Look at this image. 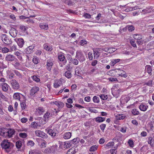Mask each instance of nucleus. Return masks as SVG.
I'll return each instance as SVG.
<instances>
[{
    "mask_svg": "<svg viewBox=\"0 0 154 154\" xmlns=\"http://www.w3.org/2000/svg\"><path fill=\"white\" fill-rule=\"evenodd\" d=\"M126 28H128V30L130 32H132L134 30L135 28L133 25H127Z\"/></svg>",
    "mask_w": 154,
    "mask_h": 154,
    "instance_id": "39",
    "label": "nucleus"
},
{
    "mask_svg": "<svg viewBox=\"0 0 154 154\" xmlns=\"http://www.w3.org/2000/svg\"><path fill=\"white\" fill-rule=\"evenodd\" d=\"M57 146L56 145H53L49 147L51 153H55V151L57 150Z\"/></svg>",
    "mask_w": 154,
    "mask_h": 154,
    "instance_id": "25",
    "label": "nucleus"
},
{
    "mask_svg": "<svg viewBox=\"0 0 154 154\" xmlns=\"http://www.w3.org/2000/svg\"><path fill=\"white\" fill-rule=\"evenodd\" d=\"M5 60L7 61L10 62L16 61L17 60V59L15 56L11 54L7 55L5 57Z\"/></svg>",
    "mask_w": 154,
    "mask_h": 154,
    "instance_id": "8",
    "label": "nucleus"
},
{
    "mask_svg": "<svg viewBox=\"0 0 154 154\" xmlns=\"http://www.w3.org/2000/svg\"><path fill=\"white\" fill-rule=\"evenodd\" d=\"M6 130L7 128H0V135L3 137H6Z\"/></svg>",
    "mask_w": 154,
    "mask_h": 154,
    "instance_id": "17",
    "label": "nucleus"
},
{
    "mask_svg": "<svg viewBox=\"0 0 154 154\" xmlns=\"http://www.w3.org/2000/svg\"><path fill=\"white\" fill-rule=\"evenodd\" d=\"M133 38L137 41L142 39V36L140 34H134L133 36Z\"/></svg>",
    "mask_w": 154,
    "mask_h": 154,
    "instance_id": "30",
    "label": "nucleus"
},
{
    "mask_svg": "<svg viewBox=\"0 0 154 154\" xmlns=\"http://www.w3.org/2000/svg\"><path fill=\"white\" fill-rule=\"evenodd\" d=\"M151 10L150 8H146L142 10V12L143 14H148L151 12Z\"/></svg>",
    "mask_w": 154,
    "mask_h": 154,
    "instance_id": "29",
    "label": "nucleus"
},
{
    "mask_svg": "<svg viewBox=\"0 0 154 154\" xmlns=\"http://www.w3.org/2000/svg\"><path fill=\"white\" fill-rule=\"evenodd\" d=\"M117 119L121 120L125 119V116L122 114H118L116 116Z\"/></svg>",
    "mask_w": 154,
    "mask_h": 154,
    "instance_id": "35",
    "label": "nucleus"
},
{
    "mask_svg": "<svg viewBox=\"0 0 154 154\" xmlns=\"http://www.w3.org/2000/svg\"><path fill=\"white\" fill-rule=\"evenodd\" d=\"M35 47V44H33L30 46L25 49V52L26 54H30L32 53L34 51V49Z\"/></svg>",
    "mask_w": 154,
    "mask_h": 154,
    "instance_id": "5",
    "label": "nucleus"
},
{
    "mask_svg": "<svg viewBox=\"0 0 154 154\" xmlns=\"http://www.w3.org/2000/svg\"><path fill=\"white\" fill-rule=\"evenodd\" d=\"M80 141V139L79 138L77 137L73 139L72 140V141L73 142V143H74L75 144H76L77 143H78Z\"/></svg>",
    "mask_w": 154,
    "mask_h": 154,
    "instance_id": "50",
    "label": "nucleus"
},
{
    "mask_svg": "<svg viewBox=\"0 0 154 154\" xmlns=\"http://www.w3.org/2000/svg\"><path fill=\"white\" fill-rule=\"evenodd\" d=\"M2 149L7 153L11 151L13 147L14 146L13 144L9 142L8 140H5L2 141L1 144Z\"/></svg>",
    "mask_w": 154,
    "mask_h": 154,
    "instance_id": "1",
    "label": "nucleus"
},
{
    "mask_svg": "<svg viewBox=\"0 0 154 154\" xmlns=\"http://www.w3.org/2000/svg\"><path fill=\"white\" fill-rule=\"evenodd\" d=\"M148 143L150 144L152 147L154 146V136L153 137H149L148 138Z\"/></svg>",
    "mask_w": 154,
    "mask_h": 154,
    "instance_id": "20",
    "label": "nucleus"
},
{
    "mask_svg": "<svg viewBox=\"0 0 154 154\" xmlns=\"http://www.w3.org/2000/svg\"><path fill=\"white\" fill-rule=\"evenodd\" d=\"M21 142L20 140H18L16 142V146L17 149H19L21 146Z\"/></svg>",
    "mask_w": 154,
    "mask_h": 154,
    "instance_id": "42",
    "label": "nucleus"
},
{
    "mask_svg": "<svg viewBox=\"0 0 154 154\" xmlns=\"http://www.w3.org/2000/svg\"><path fill=\"white\" fill-rule=\"evenodd\" d=\"M37 110L39 114H42L45 112L43 107H39L37 109Z\"/></svg>",
    "mask_w": 154,
    "mask_h": 154,
    "instance_id": "37",
    "label": "nucleus"
},
{
    "mask_svg": "<svg viewBox=\"0 0 154 154\" xmlns=\"http://www.w3.org/2000/svg\"><path fill=\"white\" fill-rule=\"evenodd\" d=\"M46 142L45 141L42 142L40 145V146L41 148H44L46 147Z\"/></svg>",
    "mask_w": 154,
    "mask_h": 154,
    "instance_id": "64",
    "label": "nucleus"
},
{
    "mask_svg": "<svg viewBox=\"0 0 154 154\" xmlns=\"http://www.w3.org/2000/svg\"><path fill=\"white\" fill-rule=\"evenodd\" d=\"M33 80L36 82H38L40 81V79L36 75H34L32 77Z\"/></svg>",
    "mask_w": 154,
    "mask_h": 154,
    "instance_id": "52",
    "label": "nucleus"
},
{
    "mask_svg": "<svg viewBox=\"0 0 154 154\" xmlns=\"http://www.w3.org/2000/svg\"><path fill=\"white\" fill-rule=\"evenodd\" d=\"M97 147L96 145L93 146L90 148L89 150L91 152L95 151L97 149Z\"/></svg>",
    "mask_w": 154,
    "mask_h": 154,
    "instance_id": "46",
    "label": "nucleus"
},
{
    "mask_svg": "<svg viewBox=\"0 0 154 154\" xmlns=\"http://www.w3.org/2000/svg\"><path fill=\"white\" fill-rule=\"evenodd\" d=\"M44 48L47 51H49L50 50H51V47L50 46H48L46 45H44Z\"/></svg>",
    "mask_w": 154,
    "mask_h": 154,
    "instance_id": "48",
    "label": "nucleus"
},
{
    "mask_svg": "<svg viewBox=\"0 0 154 154\" xmlns=\"http://www.w3.org/2000/svg\"><path fill=\"white\" fill-rule=\"evenodd\" d=\"M100 55V53L97 51H94V59H97Z\"/></svg>",
    "mask_w": 154,
    "mask_h": 154,
    "instance_id": "40",
    "label": "nucleus"
},
{
    "mask_svg": "<svg viewBox=\"0 0 154 154\" xmlns=\"http://www.w3.org/2000/svg\"><path fill=\"white\" fill-rule=\"evenodd\" d=\"M2 51L3 53H6L9 51V49L5 47L2 48Z\"/></svg>",
    "mask_w": 154,
    "mask_h": 154,
    "instance_id": "59",
    "label": "nucleus"
},
{
    "mask_svg": "<svg viewBox=\"0 0 154 154\" xmlns=\"http://www.w3.org/2000/svg\"><path fill=\"white\" fill-rule=\"evenodd\" d=\"M131 45L134 48H137V45L135 41L134 40H131L130 42Z\"/></svg>",
    "mask_w": 154,
    "mask_h": 154,
    "instance_id": "61",
    "label": "nucleus"
},
{
    "mask_svg": "<svg viewBox=\"0 0 154 154\" xmlns=\"http://www.w3.org/2000/svg\"><path fill=\"white\" fill-rule=\"evenodd\" d=\"M6 136L7 135L9 138H11L12 137L13 135L14 134L15 131L13 129H7L6 131Z\"/></svg>",
    "mask_w": 154,
    "mask_h": 154,
    "instance_id": "10",
    "label": "nucleus"
},
{
    "mask_svg": "<svg viewBox=\"0 0 154 154\" xmlns=\"http://www.w3.org/2000/svg\"><path fill=\"white\" fill-rule=\"evenodd\" d=\"M34 144V142L32 140H29L27 143V145L28 146H32Z\"/></svg>",
    "mask_w": 154,
    "mask_h": 154,
    "instance_id": "54",
    "label": "nucleus"
},
{
    "mask_svg": "<svg viewBox=\"0 0 154 154\" xmlns=\"http://www.w3.org/2000/svg\"><path fill=\"white\" fill-rule=\"evenodd\" d=\"M39 27L42 29L47 30L48 28V25L47 24L41 23L39 24Z\"/></svg>",
    "mask_w": 154,
    "mask_h": 154,
    "instance_id": "27",
    "label": "nucleus"
},
{
    "mask_svg": "<svg viewBox=\"0 0 154 154\" xmlns=\"http://www.w3.org/2000/svg\"><path fill=\"white\" fill-rule=\"evenodd\" d=\"M1 38L3 43L7 45L11 44L12 42L11 38L6 34H3L1 35Z\"/></svg>",
    "mask_w": 154,
    "mask_h": 154,
    "instance_id": "2",
    "label": "nucleus"
},
{
    "mask_svg": "<svg viewBox=\"0 0 154 154\" xmlns=\"http://www.w3.org/2000/svg\"><path fill=\"white\" fill-rule=\"evenodd\" d=\"M50 149L49 148V147L47 148H46L44 151V152L46 153H51V152L50 151Z\"/></svg>",
    "mask_w": 154,
    "mask_h": 154,
    "instance_id": "63",
    "label": "nucleus"
},
{
    "mask_svg": "<svg viewBox=\"0 0 154 154\" xmlns=\"http://www.w3.org/2000/svg\"><path fill=\"white\" fill-rule=\"evenodd\" d=\"M65 76L67 78L69 79L71 77L72 74L70 71H67L65 73Z\"/></svg>",
    "mask_w": 154,
    "mask_h": 154,
    "instance_id": "36",
    "label": "nucleus"
},
{
    "mask_svg": "<svg viewBox=\"0 0 154 154\" xmlns=\"http://www.w3.org/2000/svg\"><path fill=\"white\" fill-rule=\"evenodd\" d=\"M97 72H98L97 70V69L96 68H92L91 70H90V71L89 72V73L91 74L95 72L97 73Z\"/></svg>",
    "mask_w": 154,
    "mask_h": 154,
    "instance_id": "45",
    "label": "nucleus"
},
{
    "mask_svg": "<svg viewBox=\"0 0 154 154\" xmlns=\"http://www.w3.org/2000/svg\"><path fill=\"white\" fill-rule=\"evenodd\" d=\"M75 58L78 59L80 62H83L85 60L84 55L80 51H77Z\"/></svg>",
    "mask_w": 154,
    "mask_h": 154,
    "instance_id": "3",
    "label": "nucleus"
},
{
    "mask_svg": "<svg viewBox=\"0 0 154 154\" xmlns=\"http://www.w3.org/2000/svg\"><path fill=\"white\" fill-rule=\"evenodd\" d=\"M35 134L37 136L43 138H47V135L46 134L40 131H35Z\"/></svg>",
    "mask_w": 154,
    "mask_h": 154,
    "instance_id": "9",
    "label": "nucleus"
},
{
    "mask_svg": "<svg viewBox=\"0 0 154 154\" xmlns=\"http://www.w3.org/2000/svg\"><path fill=\"white\" fill-rule=\"evenodd\" d=\"M122 100H124V101L125 102H126V103H127L130 100V98L128 97H125L124 98V100H123L122 99Z\"/></svg>",
    "mask_w": 154,
    "mask_h": 154,
    "instance_id": "62",
    "label": "nucleus"
},
{
    "mask_svg": "<svg viewBox=\"0 0 154 154\" xmlns=\"http://www.w3.org/2000/svg\"><path fill=\"white\" fill-rule=\"evenodd\" d=\"M44 120L42 119H41L39 121V124H38L35 122H32V123L31 124V127L33 128H36L38 126L41 127L42 125H43L44 124H45V122H44L43 123L42 121H44Z\"/></svg>",
    "mask_w": 154,
    "mask_h": 154,
    "instance_id": "6",
    "label": "nucleus"
},
{
    "mask_svg": "<svg viewBox=\"0 0 154 154\" xmlns=\"http://www.w3.org/2000/svg\"><path fill=\"white\" fill-rule=\"evenodd\" d=\"M19 136L22 138H25L27 137V134L25 133H21L19 134Z\"/></svg>",
    "mask_w": 154,
    "mask_h": 154,
    "instance_id": "43",
    "label": "nucleus"
},
{
    "mask_svg": "<svg viewBox=\"0 0 154 154\" xmlns=\"http://www.w3.org/2000/svg\"><path fill=\"white\" fill-rule=\"evenodd\" d=\"M27 28L23 25H21L20 27V29H21L23 32H25L27 30Z\"/></svg>",
    "mask_w": 154,
    "mask_h": 154,
    "instance_id": "55",
    "label": "nucleus"
},
{
    "mask_svg": "<svg viewBox=\"0 0 154 154\" xmlns=\"http://www.w3.org/2000/svg\"><path fill=\"white\" fill-rule=\"evenodd\" d=\"M148 108V106L146 104H141L139 106V109L142 111H145Z\"/></svg>",
    "mask_w": 154,
    "mask_h": 154,
    "instance_id": "18",
    "label": "nucleus"
},
{
    "mask_svg": "<svg viewBox=\"0 0 154 154\" xmlns=\"http://www.w3.org/2000/svg\"><path fill=\"white\" fill-rule=\"evenodd\" d=\"M120 61V60L119 59H113L111 62V65L113 66L116 63L119 62Z\"/></svg>",
    "mask_w": 154,
    "mask_h": 154,
    "instance_id": "31",
    "label": "nucleus"
},
{
    "mask_svg": "<svg viewBox=\"0 0 154 154\" xmlns=\"http://www.w3.org/2000/svg\"><path fill=\"white\" fill-rule=\"evenodd\" d=\"M145 70L148 74L150 75H151V73L152 71V69L150 66L148 65H146V66Z\"/></svg>",
    "mask_w": 154,
    "mask_h": 154,
    "instance_id": "22",
    "label": "nucleus"
},
{
    "mask_svg": "<svg viewBox=\"0 0 154 154\" xmlns=\"http://www.w3.org/2000/svg\"><path fill=\"white\" fill-rule=\"evenodd\" d=\"M14 40L20 48L23 47L24 43V41L23 38H16Z\"/></svg>",
    "mask_w": 154,
    "mask_h": 154,
    "instance_id": "7",
    "label": "nucleus"
},
{
    "mask_svg": "<svg viewBox=\"0 0 154 154\" xmlns=\"http://www.w3.org/2000/svg\"><path fill=\"white\" fill-rule=\"evenodd\" d=\"M12 88L14 90H18L20 88V85L18 82L15 79L10 81Z\"/></svg>",
    "mask_w": 154,
    "mask_h": 154,
    "instance_id": "4",
    "label": "nucleus"
},
{
    "mask_svg": "<svg viewBox=\"0 0 154 154\" xmlns=\"http://www.w3.org/2000/svg\"><path fill=\"white\" fill-rule=\"evenodd\" d=\"M68 56L69 57V58H70V61L73 64L75 65H77L78 64L79 61L77 59H72L70 55H69Z\"/></svg>",
    "mask_w": 154,
    "mask_h": 154,
    "instance_id": "26",
    "label": "nucleus"
},
{
    "mask_svg": "<svg viewBox=\"0 0 154 154\" xmlns=\"http://www.w3.org/2000/svg\"><path fill=\"white\" fill-rule=\"evenodd\" d=\"M100 97L101 99L103 100H106L108 98L107 96L105 94L100 95Z\"/></svg>",
    "mask_w": 154,
    "mask_h": 154,
    "instance_id": "47",
    "label": "nucleus"
},
{
    "mask_svg": "<svg viewBox=\"0 0 154 154\" xmlns=\"http://www.w3.org/2000/svg\"><path fill=\"white\" fill-rule=\"evenodd\" d=\"M112 49L113 48H103L101 49V50L105 52L110 53V52H112V51H111Z\"/></svg>",
    "mask_w": 154,
    "mask_h": 154,
    "instance_id": "41",
    "label": "nucleus"
},
{
    "mask_svg": "<svg viewBox=\"0 0 154 154\" xmlns=\"http://www.w3.org/2000/svg\"><path fill=\"white\" fill-rule=\"evenodd\" d=\"M121 73L118 74V75L122 77L126 78L127 77V75L125 72L123 70H120Z\"/></svg>",
    "mask_w": 154,
    "mask_h": 154,
    "instance_id": "33",
    "label": "nucleus"
},
{
    "mask_svg": "<svg viewBox=\"0 0 154 154\" xmlns=\"http://www.w3.org/2000/svg\"><path fill=\"white\" fill-rule=\"evenodd\" d=\"M39 59L37 57H34L32 60L33 63L35 64H37L38 63Z\"/></svg>",
    "mask_w": 154,
    "mask_h": 154,
    "instance_id": "44",
    "label": "nucleus"
},
{
    "mask_svg": "<svg viewBox=\"0 0 154 154\" xmlns=\"http://www.w3.org/2000/svg\"><path fill=\"white\" fill-rule=\"evenodd\" d=\"M48 133L51 136L54 137L56 134L58 133V131L56 129H54L53 130L50 129L48 130Z\"/></svg>",
    "mask_w": 154,
    "mask_h": 154,
    "instance_id": "11",
    "label": "nucleus"
},
{
    "mask_svg": "<svg viewBox=\"0 0 154 154\" xmlns=\"http://www.w3.org/2000/svg\"><path fill=\"white\" fill-rule=\"evenodd\" d=\"M132 114L134 116L138 115L139 114V112L137 109H133L131 111Z\"/></svg>",
    "mask_w": 154,
    "mask_h": 154,
    "instance_id": "34",
    "label": "nucleus"
},
{
    "mask_svg": "<svg viewBox=\"0 0 154 154\" xmlns=\"http://www.w3.org/2000/svg\"><path fill=\"white\" fill-rule=\"evenodd\" d=\"M21 95L23 96H24L22 94L19 93H15L14 94L13 96V98L14 99L16 100H20V95Z\"/></svg>",
    "mask_w": 154,
    "mask_h": 154,
    "instance_id": "16",
    "label": "nucleus"
},
{
    "mask_svg": "<svg viewBox=\"0 0 154 154\" xmlns=\"http://www.w3.org/2000/svg\"><path fill=\"white\" fill-rule=\"evenodd\" d=\"M58 59L59 60L63 62L64 65H65L67 62L66 60L65 59L64 56L62 54H60L58 55Z\"/></svg>",
    "mask_w": 154,
    "mask_h": 154,
    "instance_id": "15",
    "label": "nucleus"
},
{
    "mask_svg": "<svg viewBox=\"0 0 154 154\" xmlns=\"http://www.w3.org/2000/svg\"><path fill=\"white\" fill-rule=\"evenodd\" d=\"M108 80L111 82H116L118 81L117 79L116 78H108Z\"/></svg>",
    "mask_w": 154,
    "mask_h": 154,
    "instance_id": "56",
    "label": "nucleus"
},
{
    "mask_svg": "<svg viewBox=\"0 0 154 154\" xmlns=\"http://www.w3.org/2000/svg\"><path fill=\"white\" fill-rule=\"evenodd\" d=\"M39 88L38 87L35 86L33 87L30 90V94L31 96H33L39 90Z\"/></svg>",
    "mask_w": 154,
    "mask_h": 154,
    "instance_id": "13",
    "label": "nucleus"
},
{
    "mask_svg": "<svg viewBox=\"0 0 154 154\" xmlns=\"http://www.w3.org/2000/svg\"><path fill=\"white\" fill-rule=\"evenodd\" d=\"M26 98L24 97V102L21 103L20 105L22 110L25 109L26 107Z\"/></svg>",
    "mask_w": 154,
    "mask_h": 154,
    "instance_id": "24",
    "label": "nucleus"
},
{
    "mask_svg": "<svg viewBox=\"0 0 154 154\" xmlns=\"http://www.w3.org/2000/svg\"><path fill=\"white\" fill-rule=\"evenodd\" d=\"M17 33V31L14 28H12L9 32L10 35L13 38L15 37Z\"/></svg>",
    "mask_w": 154,
    "mask_h": 154,
    "instance_id": "14",
    "label": "nucleus"
},
{
    "mask_svg": "<svg viewBox=\"0 0 154 154\" xmlns=\"http://www.w3.org/2000/svg\"><path fill=\"white\" fill-rule=\"evenodd\" d=\"M128 143L131 147H133L134 146V142L131 140L129 139L128 141Z\"/></svg>",
    "mask_w": 154,
    "mask_h": 154,
    "instance_id": "53",
    "label": "nucleus"
},
{
    "mask_svg": "<svg viewBox=\"0 0 154 154\" xmlns=\"http://www.w3.org/2000/svg\"><path fill=\"white\" fill-rule=\"evenodd\" d=\"M63 138L65 139L70 138L71 136V133L70 132H67L65 133L63 135Z\"/></svg>",
    "mask_w": 154,
    "mask_h": 154,
    "instance_id": "28",
    "label": "nucleus"
},
{
    "mask_svg": "<svg viewBox=\"0 0 154 154\" xmlns=\"http://www.w3.org/2000/svg\"><path fill=\"white\" fill-rule=\"evenodd\" d=\"M70 146V143H69L67 142H64V148H69Z\"/></svg>",
    "mask_w": 154,
    "mask_h": 154,
    "instance_id": "60",
    "label": "nucleus"
},
{
    "mask_svg": "<svg viewBox=\"0 0 154 154\" xmlns=\"http://www.w3.org/2000/svg\"><path fill=\"white\" fill-rule=\"evenodd\" d=\"M93 100L94 103H98L100 102L99 98L97 96H94L93 98Z\"/></svg>",
    "mask_w": 154,
    "mask_h": 154,
    "instance_id": "38",
    "label": "nucleus"
},
{
    "mask_svg": "<svg viewBox=\"0 0 154 154\" xmlns=\"http://www.w3.org/2000/svg\"><path fill=\"white\" fill-rule=\"evenodd\" d=\"M2 90L6 92L8 90L9 85L6 83H3L1 84Z\"/></svg>",
    "mask_w": 154,
    "mask_h": 154,
    "instance_id": "19",
    "label": "nucleus"
},
{
    "mask_svg": "<svg viewBox=\"0 0 154 154\" xmlns=\"http://www.w3.org/2000/svg\"><path fill=\"white\" fill-rule=\"evenodd\" d=\"M114 143L113 142H110L108 143L106 145L109 148H110L112 146L114 145Z\"/></svg>",
    "mask_w": 154,
    "mask_h": 154,
    "instance_id": "57",
    "label": "nucleus"
},
{
    "mask_svg": "<svg viewBox=\"0 0 154 154\" xmlns=\"http://www.w3.org/2000/svg\"><path fill=\"white\" fill-rule=\"evenodd\" d=\"M117 148V147H114V149H111L110 151L112 154H116V149Z\"/></svg>",
    "mask_w": 154,
    "mask_h": 154,
    "instance_id": "58",
    "label": "nucleus"
},
{
    "mask_svg": "<svg viewBox=\"0 0 154 154\" xmlns=\"http://www.w3.org/2000/svg\"><path fill=\"white\" fill-rule=\"evenodd\" d=\"M62 1L63 3L67 4L68 5H71L73 4V2L70 0H62Z\"/></svg>",
    "mask_w": 154,
    "mask_h": 154,
    "instance_id": "32",
    "label": "nucleus"
},
{
    "mask_svg": "<svg viewBox=\"0 0 154 154\" xmlns=\"http://www.w3.org/2000/svg\"><path fill=\"white\" fill-rule=\"evenodd\" d=\"M53 63L51 59L48 60L47 62L46 68L49 71H51Z\"/></svg>",
    "mask_w": 154,
    "mask_h": 154,
    "instance_id": "12",
    "label": "nucleus"
},
{
    "mask_svg": "<svg viewBox=\"0 0 154 154\" xmlns=\"http://www.w3.org/2000/svg\"><path fill=\"white\" fill-rule=\"evenodd\" d=\"M106 127V125L104 124H102L100 126V129L101 130L103 131Z\"/></svg>",
    "mask_w": 154,
    "mask_h": 154,
    "instance_id": "51",
    "label": "nucleus"
},
{
    "mask_svg": "<svg viewBox=\"0 0 154 154\" xmlns=\"http://www.w3.org/2000/svg\"><path fill=\"white\" fill-rule=\"evenodd\" d=\"M14 73L19 78H22V75L20 72L18 71L14 70Z\"/></svg>",
    "mask_w": 154,
    "mask_h": 154,
    "instance_id": "49",
    "label": "nucleus"
},
{
    "mask_svg": "<svg viewBox=\"0 0 154 154\" xmlns=\"http://www.w3.org/2000/svg\"><path fill=\"white\" fill-rule=\"evenodd\" d=\"M50 116L51 115L50 112L48 111L47 112H46L44 115V117L45 119H43L44 121H42V122L43 123L45 122V123L46 120H47Z\"/></svg>",
    "mask_w": 154,
    "mask_h": 154,
    "instance_id": "21",
    "label": "nucleus"
},
{
    "mask_svg": "<svg viewBox=\"0 0 154 154\" xmlns=\"http://www.w3.org/2000/svg\"><path fill=\"white\" fill-rule=\"evenodd\" d=\"M95 121L98 123L102 122L105 120V119L104 117H97L95 118Z\"/></svg>",
    "mask_w": 154,
    "mask_h": 154,
    "instance_id": "23",
    "label": "nucleus"
}]
</instances>
